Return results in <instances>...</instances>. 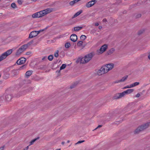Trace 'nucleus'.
<instances>
[{
  "label": "nucleus",
  "mask_w": 150,
  "mask_h": 150,
  "mask_svg": "<svg viewBox=\"0 0 150 150\" xmlns=\"http://www.w3.org/2000/svg\"><path fill=\"white\" fill-rule=\"evenodd\" d=\"M64 143H65L64 142H62V144L63 145L64 144Z\"/></svg>",
  "instance_id": "nucleus-48"
},
{
  "label": "nucleus",
  "mask_w": 150,
  "mask_h": 150,
  "mask_svg": "<svg viewBox=\"0 0 150 150\" xmlns=\"http://www.w3.org/2000/svg\"><path fill=\"white\" fill-rule=\"evenodd\" d=\"M139 16H141V15H139Z\"/></svg>",
  "instance_id": "nucleus-54"
},
{
  "label": "nucleus",
  "mask_w": 150,
  "mask_h": 150,
  "mask_svg": "<svg viewBox=\"0 0 150 150\" xmlns=\"http://www.w3.org/2000/svg\"><path fill=\"white\" fill-rule=\"evenodd\" d=\"M4 146H2L0 148V150H3L4 149Z\"/></svg>",
  "instance_id": "nucleus-43"
},
{
  "label": "nucleus",
  "mask_w": 150,
  "mask_h": 150,
  "mask_svg": "<svg viewBox=\"0 0 150 150\" xmlns=\"http://www.w3.org/2000/svg\"><path fill=\"white\" fill-rule=\"evenodd\" d=\"M12 49H10L3 53L0 56V62L6 58L8 55L12 53Z\"/></svg>",
  "instance_id": "nucleus-4"
},
{
  "label": "nucleus",
  "mask_w": 150,
  "mask_h": 150,
  "mask_svg": "<svg viewBox=\"0 0 150 150\" xmlns=\"http://www.w3.org/2000/svg\"><path fill=\"white\" fill-rule=\"evenodd\" d=\"M3 98L2 97H0V103H1V102H2L3 101Z\"/></svg>",
  "instance_id": "nucleus-41"
},
{
  "label": "nucleus",
  "mask_w": 150,
  "mask_h": 150,
  "mask_svg": "<svg viewBox=\"0 0 150 150\" xmlns=\"http://www.w3.org/2000/svg\"><path fill=\"white\" fill-rule=\"evenodd\" d=\"M11 75L12 77H14L18 75L19 73L18 70L14 69L11 71Z\"/></svg>",
  "instance_id": "nucleus-12"
},
{
  "label": "nucleus",
  "mask_w": 150,
  "mask_h": 150,
  "mask_svg": "<svg viewBox=\"0 0 150 150\" xmlns=\"http://www.w3.org/2000/svg\"><path fill=\"white\" fill-rule=\"evenodd\" d=\"M84 142V140L79 141L77 142L75 144H78L83 143Z\"/></svg>",
  "instance_id": "nucleus-35"
},
{
  "label": "nucleus",
  "mask_w": 150,
  "mask_h": 150,
  "mask_svg": "<svg viewBox=\"0 0 150 150\" xmlns=\"http://www.w3.org/2000/svg\"><path fill=\"white\" fill-rule=\"evenodd\" d=\"M66 65L65 64H62V66L60 67V70L58 71V73H60V70L65 68L66 67Z\"/></svg>",
  "instance_id": "nucleus-22"
},
{
  "label": "nucleus",
  "mask_w": 150,
  "mask_h": 150,
  "mask_svg": "<svg viewBox=\"0 0 150 150\" xmlns=\"http://www.w3.org/2000/svg\"><path fill=\"white\" fill-rule=\"evenodd\" d=\"M83 27H82L78 26L74 28V30L76 31H78L82 29Z\"/></svg>",
  "instance_id": "nucleus-21"
},
{
  "label": "nucleus",
  "mask_w": 150,
  "mask_h": 150,
  "mask_svg": "<svg viewBox=\"0 0 150 150\" xmlns=\"http://www.w3.org/2000/svg\"><path fill=\"white\" fill-rule=\"evenodd\" d=\"M107 47V45L106 44H105L102 45L99 50H97V54H100L103 53L106 51Z\"/></svg>",
  "instance_id": "nucleus-6"
},
{
  "label": "nucleus",
  "mask_w": 150,
  "mask_h": 150,
  "mask_svg": "<svg viewBox=\"0 0 150 150\" xmlns=\"http://www.w3.org/2000/svg\"><path fill=\"white\" fill-rule=\"evenodd\" d=\"M40 31H32L30 33L29 35V38H32L35 37L36 36H37L39 33H40Z\"/></svg>",
  "instance_id": "nucleus-8"
},
{
  "label": "nucleus",
  "mask_w": 150,
  "mask_h": 150,
  "mask_svg": "<svg viewBox=\"0 0 150 150\" xmlns=\"http://www.w3.org/2000/svg\"><path fill=\"white\" fill-rule=\"evenodd\" d=\"M83 42L82 41H80L78 42L77 43V45L78 46L80 47L82 46L83 45Z\"/></svg>",
  "instance_id": "nucleus-28"
},
{
  "label": "nucleus",
  "mask_w": 150,
  "mask_h": 150,
  "mask_svg": "<svg viewBox=\"0 0 150 150\" xmlns=\"http://www.w3.org/2000/svg\"><path fill=\"white\" fill-rule=\"evenodd\" d=\"M11 6L12 8H16V4L14 3H12L11 4Z\"/></svg>",
  "instance_id": "nucleus-32"
},
{
  "label": "nucleus",
  "mask_w": 150,
  "mask_h": 150,
  "mask_svg": "<svg viewBox=\"0 0 150 150\" xmlns=\"http://www.w3.org/2000/svg\"><path fill=\"white\" fill-rule=\"evenodd\" d=\"M12 96L10 94L6 95L5 96V100L7 102H9L12 98Z\"/></svg>",
  "instance_id": "nucleus-14"
},
{
  "label": "nucleus",
  "mask_w": 150,
  "mask_h": 150,
  "mask_svg": "<svg viewBox=\"0 0 150 150\" xmlns=\"http://www.w3.org/2000/svg\"><path fill=\"white\" fill-rule=\"evenodd\" d=\"M33 41L31 40V41L28 42L27 44H24V45L25 46V47L27 49L29 46L31 45L33 43Z\"/></svg>",
  "instance_id": "nucleus-20"
},
{
  "label": "nucleus",
  "mask_w": 150,
  "mask_h": 150,
  "mask_svg": "<svg viewBox=\"0 0 150 150\" xmlns=\"http://www.w3.org/2000/svg\"><path fill=\"white\" fill-rule=\"evenodd\" d=\"M76 2H77L76 0H74L73 1H70L69 3V4L70 5L72 6V5H73L74 4H75Z\"/></svg>",
  "instance_id": "nucleus-26"
},
{
  "label": "nucleus",
  "mask_w": 150,
  "mask_h": 150,
  "mask_svg": "<svg viewBox=\"0 0 150 150\" xmlns=\"http://www.w3.org/2000/svg\"><path fill=\"white\" fill-rule=\"evenodd\" d=\"M82 11L81 10H80V11L77 12V13H76L74 14V16H73L72 18H73L76 17L77 16L79 15L81 13H82Z\"/></svg>",
  "instance_id": "nucleus-19"
},
{
  "label": "nucleus",
  "mask_w": 150,
  "mask_h": 150,
  "mask_svg": "<svg viewBox=\"0 0 150 150\" xmlns=\"http://www.w3.org/2000/svg\"><path fill=\"white\" fill-rule=\"evenodd\" d=\"M150 123H147L139 127L134 131V133L137 134L146 129L150 126Z\"/></svg>",
  "instance_id": "nucleus-3"
},
{
  "label": "nucleus",
  "mask_w": 150,
  "mask_h": 150,
  "mask_svg": "<svg viewBox=\"0 0 150 150\" xmlns=\"http://www.w3.org/2000/svg\"><path fill=\"white\" fill-rule=\"evenodd\" d=\"M1 74H0V77H1Z\"/></svg>",
  "instance_id": "nucleus-52"
},
{
  "label": "nucleus",
  "mask_w": 150,
  "mask_h": 150,
  "mask_svg": "<svg viewBox=\"0 0 150 150\" xmlns=\"http://www.w3.org/2000/svg\"><path fill=\"white\" fill-rule=\"evenodd\" d=\"M18 3L20 5L21 4H22V1L21 0H18Z\"/></svg>",
  "instance_id": "nucleus-36"
},
{
  "label": "nucleus",
  "mask_w": 150,
  "mask_h": 150,
  "mask_svg": "<svg viewBox=\"0 0 150 150\" xmlns=\"http://www.w3.org/2000/svg\"><path fill=\"white\" fill-rule=\"evenodd\" d=\"M32 17L33 18H39L43 16L41 11L35 13L32 15Z\"/></svg>",
  "instance_id": "nucleus-7"
},
{
  "label": "nucleus",
  "mask_w": 150,
  "mask_h": 150,
  "mask_svg": "<svg viewBox=\"0 0 150 150\" xmlns=\"http://www.w3.org/2000/svg\"><path fill=\"white\" fill-rule=\"evenodd\" d=\"M41 11L42 12L43 16H44L46 14L51 12L52 11V10L50 8H48Z\"/></svg>",
  "instance_id": "nucleus-11"
},
{
  "label": "nucleus",
  "mask_w": 150,
  "mask_h": 150,
  "mask_svg": "<svg viewBox=\"0 0 150 150\" xmlns=\"http://www.w3.org/2000/svg\"><path fill=\"white\" fill-rule=\"evenodd\" d=\"M102 28V27L101 26H99V29H100Z\"/></svg>",
  "instance_id": "nucleus-47"
},
{
  "label": "nucleus",
  "mask_w": 150,
  "mask_h": 150,
  "mask_svg": "<svg viewBox=\"0 0 150 150\" xmlns=\"http://www.w3.org/2000/svg\"><path fill=\"white\" fill-rule=\"evenodd\" d=\"M56 150H61V149H57Z\"/></svg>",
  "instance_id": "nucleus-51"
},
{
  "label": "nucleus",
  "mask_w": 150,
  "mask_h": 150,
  "mask_svg": "<svg viewBox=\"0 0 150 150\" xmlns=\"http://www.w3.org/2000/svg\"><path fill=\"white\" fill-rule=\"evenodd\" d=\"M140 95L139 93H137L136 95V97L137 98H138L140 97Z\"/></svg>",
  "instance_id": "nucleus-39"
},
{
  "label": "nucleus",
  "mask_w": 150,
  "mask_h": 150,
  "mask_svg": "<svg viewBox=\"0 0 150 150\" xmlns=\"http://www.w3.org/2000/svg\"><path fill=\"white\" fill-rule=\"evenodd\" d=\"M93 56V53H90L85 55L84 57L81 58H79L78 59V61H80L81 63H86L88 62L92 58Z\"/></svg>",
  "instance_id": "nucleus-2"
},
{
  "label": "nucleus",
  "mask_w": 150,
  "mask_h": 150,
  "mask_svg": "<svg viewBox=\"0 0 150 150\" xmlns=\"http://www.w3.org/2000/svg\"><path fill=\"white\" fill-rule=\"evenodd\" d=\"M69 142H70V141H69V140H68V141H67V143H69Z\"/></svg>",
  "instance_id": "nucleus-50"
},
{
  "label": "nucleus",
  "mask_w": 150,
  "mask_h": 150,
  "mask_svg": "<svg viewBox=\"0 0 150 150\" xmlns=\"http://www.w3.org/2000/svg\"><path fill=\"white\" fill-rule=\"evenodd\" d=\"M33 72V71L32 70L28 71L26 72L25 74V76L27 78H28L32 74Z\"/></svg>",
  "instance_id": "nucleus-17"
},
{
  "label": "nucleus",
  "mask_w": 150,
  "mask_h": 150,
  "mask_svg": "<svg viewBox=\"0 0 150 150\" xmlns=\"http://www.w3.org/2000/svg\"><path fill=\"white\" fill-rule=\"evenodd\" d=\"M20 96V95H19L18 96H16V97H19Z\"/></svg>",
  "instance_id": "nucleus-49"
},
{
  "label": "nucleus",
  "mask_w": 150,
  "mask_h": 150,
  "mask_svg": "<svg viewBox=\"0 0 150 150\" xmlns=\"http://www.w3.org/2000/svg\"><path fill=\"white\" fill-rule=\"evenodd\" d=\"M26 61V59L25 58L21 57L17 61L16 63L18 64H24L25 62Z\"/></svg>",
  "instance_id": "nucleus-10"
},
{
  "label": "nucleus",
  "mask_w": 150,
  "mask_h": 150,
  "mask_svg": "<svg viewBox=\"0 0 150 150\" xmlns=\"http://www.w3.org/2000/svg\"><path fill=\"white\" fill-rule=\"evenodd\" d=\"M96 2V0L90 1L86 4V6L88 8H90Z\"/></svg>",
  "instance_id": "nucleus-9"
},
{
  "label": "nucleus",
  "mask_w": 150,
  "mask_h": 150,
  "mask_svg": "<svg viewBox=\"0 0 150 150\" xmlns=\"http://www.w3.org/2000/svg\"><path fill=\"white\" fill-rule=\"evenodd\" d=\"M59 51L57 50L54 53V56L56 57H57L59 56Z\"/></svg>",
  "instance_id": "nucleus-29"
},
{
  "label": "nucleus",
  "mask_w": 150,
  "mask_h": 150,
  "mask_svg": "<svg viewBox=\"0 0 150 150\" xmlns=\"http://www.w3.org/2000/svg\"><path fill=\"white\" fill-rule=\"evenodd\" d=\"M26 65H23L22 67H21L19 69H18V70H20L22 69H23L24 68H25L26 67Z\"/></svg>",
  "instance_id": "nucleus-34"
},
{
  "label": "nucleus",
  "mask_w": 150,
  "mask_h": 150,
  "mask_svg": "<svg viewBox=\"0 0 150 150\" xmlns=\"http://www.w3.org/2000/svg\"><path fill=\"white\" fill-rule=\"evenodd\" d=\"M102 127V125H99L96 128H95V129H94V130L96 129H98V128H100V127Z\"/></svg>",
  "instance_id": "nucleus-40"
},
{
  "label": "nucleus",
  "mask_w": 150,
  "mask_h": 150,
  "mask_svg": "<svg viewBox=\"0 0 150 150\" xmlns=\"http://www.w3.org/2000/svg\"><path fill=\"white\" fill-rule=\"evenodd\" d=\"M120 82H121L120 81V80H117V81H114V83H120Z\"/></svg>",
  "instance_id": "nucleus-37"
},
{
  "label": "nucleus",
  "mask_w": 150,
  "mask_h": 150,
  "mask_svg": "<svg viewBox=\"0 0 150 150\" xmlns=\"http://www.w3.org/2000/svg\"><path fill=\"white\" fill-rule=\"evenodd\" d=\"M24 45L21 46L17 51L16 55L19 56L23 53L27 49Z\"/></svg>",
  "instance_id": "nucleus-5"
},
{
  "label": "nucleus",
  "mask_w": 150,
  "mask_h": 150,
  "mask_svg": "<svg viewBox=\"0 0 150 150\" xmlns=\"http://www.w3.org/2000/svg\"><path fill=\"white\" fill-rule=\"evenodd\" d=\"M53 56L52 55H49L48 57V58H47L50 61H52L53 60Z\"/></svg>",
  "instance_id": "nucleus-27"
},
{
  "label": "nucleus",
  "mask_w": 150,
  "mask_h": 150,
  "mask_svg": "<svg viewBox=\"0 0 150 150\" xmlns=\"http://www.w3.org/2000/svg\"><path fill=\"white\" fill-rule=\"evenodd\" d=\"M132 88V86H131V84L129 85H127L126 86H125V87H124V88Z\"/></svg>",
  "instance_id": "nucleus-33"
},
{
  "label": "nucleus",
  "mask_w": 150,
  "mask_h": 150,
  "mask_svg": "<svg viewBox=\"0 0 150 150\" xmlns=\"http://www.w3.org/2000/svg\"><path fill=\"white\" fill-rule=\"evenodd\" d=\"M99 24L98 23H95V25L96 26H98L99 25Z\"/></svg>",
  "instance_id": "nucleus-44"
},
{
  "label": "nucleus",
  "mask_w": 150,
  "mask_h": 150,
  "mask_svg": "<svg viewBox=\"0 0 150 150\" xmlns=\"http://www.w3.org/2000/svg\"><path fill=\"white\" fill-rule=\"evenodd\" d=\"M29 148L28 146L25 148V149H24V150H27Z\"/></svg>",
  "instance_id": "nucleus-46"
},
{
  "label": "nucleus",
  "mask_w": 150,
  "mask_h": 150,
  "mask_svg": "<svg viewBox=\"0 0 150 150\" xmlns=\"http://www.w3.org/2000/svg\"><path fill=\"white\" fill-rule=\"evenodd\" d=\"M47 61V57L46 56H45L43 57L41 61V62H46Z\"/></svg>",
  "instance_id": "nucleus-25"
},
{
  "label": "nucleus",
  "mask_w": 150,
  "mask_h": 150,
  "mask_svg": "<svg viewBox=\"0 0 150 150\" xmlns=\"http://www.w3.org/2000/svg\"><path fill=\"white\" fill-rule=\"evenodd\" d=\"M148 58L149 59H150V52L148 53Z\"/></svg>",
  "instance_id": "nucleus-42"
},
{
  "label": "nucleus",
  "mask_w": 150,
  "mask_h": 150,
  "mask_svg": "<svg viewBox=\"0 0 150 150\" xmlns=\"http://www.w3.org/2000/svg\"><path fill=\"white\" fill-rule=\"evenodd\" d=\"M39 138V137H38L37 138H35L33 140H32L30 143V144L29 145H32L36 141L37 139H38Z\"/></svg>",
  "instance_id": "nucleus-24"
},
{
  "label": "nucleus",
  "mask_w": 150,
  "mask_h": 150,
  "mask_svg": "<svg viewBox=\"0 0 150 150\" xmlns=\"http://www.w3.org/2000/svg\"><path fill=\"white\" fill-rule=\"evenodd\" d=\"M86 36L85 35H82L80 37V39L82 40H84L86 39Z\"/></svg>",
  "instance_id": "nucleus-30"
},
{
  "label": "nucleus",
  "mask_w": 150,
  "mask_h": 150,
  "mask_svg": "<svg viewBox=\"0 0 150 150\" xmlns=\"http://www.w3.org/2000/svg\"><path fill=\"white\" fill-rule=\"evenodd\" d=\"M71 88H72V87H71Z\"/></svg>",
  "instance_id": "nucleus-53"
},
{
  "label": "nucleus",
  "mask_w": 150,
  "mask_h": 150,
  "mask_svg": "<svg viewBox=\"0 0 150 150\" xmlns=\"http://www.w3.org/2000/svg\"><path fill=\"white\" fill-rule=\"evenodd\" d=\"M31 54V52L29 51L26 52V54L27 55H29Z\"/></svg>",
  "instance_id": "nucleus-38"
},
{
  "label": "nucleus",
  "mask_w": 150,
  "mask_h": 150,
  "mask_svg": "<svg viewBox=\"0 0 150 150\" xmlns=\"http://www.w3.org/2000/svg\"><path fill=\"white\" fill-rule=\"evenodd\" d=\"M128 77V75H125L120 80V81L121 82V83L124 82L125 81Z\"/></svg>",
  "instance_id": "nucleus-16"
},
{
  "label": "nucleus",
  "mask_w": 150,
  "mask_h": 150,
  "mask_svg": "<svg viewBox=\"0 0 150 150\" xmlns=\"http://www.w3.org/2000/svg\"><path fill=\"white\" fill-rule=\"evenodd\" d=\"M125 95V94L124 91L122 93H119L118 94H117L116 96V97L115 98L118 99L121 98L122 97H124Z\"/></svg>",
  "instance_id": "nucleus-15"
},
{
  "label": "nucleus",
  "mask_w": 150,
  "mask_h": 150,
  "mask_svg": "<svg viewBox=\"0 0 150 150\" xmlns=\"http://www.w3.org/2000/svg\"><path fill=\"white\" fill-rule=\"evenodd\" d=\"M134 91L133 89H128L124 91L125 95L127 94H130L132 93Z\"/></svg>",
  "instance_id": "nucleus-18"
},
{
  "label": "nucleus",
  "mask_w": 150,
  "mask_h": 150,
  "mask_svg": "<svg viewBox=\"0 0 150 150\" xmlns=\"http://www.w3.org/2000/svg\"><path fill=\"white\" fill-rule=\"evenodd\" d=\"M103 22H106L107 21V20L105 18H104V19H103Z\"/></svg>",
  "instance_id": "nucleus-45"
},
{
  "label": "nucleus",
  "mask_w": 150,
  "mask_h": 150,
  "mask_svg": "<svg viewBox=\"0 0 150 150\" xmlns=\"http://www.w3.org/2000/svg\"><path fill=\"white\" fill-rule=\"evenodd\" d=\"M70 40L73 42H76L77 40V37L76 35L74 34H73L70 36Z\"/></svg>",
  "instance_id": "nucleus-13"
},
{
  "label": "nucleus",
  "mask_w": 150,
  "mask_h": 150,
  "mask_svg": "<svg viewBox=\"0 0 150 150\" xmlns=\"http://www.w3.org/2000/svg\"><path fill=\"white\" fill-rule=\"evenodd\" d=\"M112 68V64H109L102 66L97 71V74L101 75L108 72Z\"/></svg>",
  "instance_id": "nucleus-1"
},
{
  "label": "nucleus",
  "mask_w": 150,
  "mask_h": 150,
  "mask_svg": "<svg viewBox=\"0 0 150 150\" xmlns=\"http://www.w3.org/2000/svg\"><path fill=\"white\" fill-rule=\"evenodd\" d=\"M139 84V82H135L132 84H131V86L132 87H133L135 86H137Z\"/></svg>",
  "instance_id": "nucleus-23"
},
{
  "label": "nucleus",
  "mask_w": 150,
  "mask_h": 150,
  "mask_svg": "<svg viewBox=\"0 0 150 150\" xmlns=\"http://www.w3.org/2000/svg\"><path fill=\"white\" fill-rule=\"evenodd\" d=\"M70 45V44L69 42H67L65 44V47L66 48H69Z\"/></svg>",
  "instance_id": "nucleus-31"
}]
</instances>
